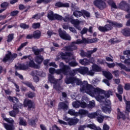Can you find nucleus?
<instances>
[{
	"instance_id": "1",
	"label": "nucleus",
	"mask_w": 130,
	"mask_h": 130,
	"mask_svg": "<svg viewBox=\"0 0 130 130\" xmlns=\"http://www.w3.org/2000/svg\"><path fill=\"white\" fill-rule=\"evenodd\" d=\"M79 73L81 75H88L89 76H93L95 75V72L93 69L89 71V68L87 67H82L79 69H75L72 71V73L67 75V77L65 79V83L66 84H72V86H76V85H80V92L82 93H86L88 94L91 97H94L99 102H102L105 100L104 95L105 94L106 98H109L110 95H112V92L110 90H108L105 92L99 87L95 88L90 84H88V81H84L82 82V81L77 77H74V76L76 74Z\"/></svg>"
},
{
	"instance_id": "2",
	"label": "nucleus",
	"mask_w": 130,
	"mask_h": 130,
	"mask_svg": "<svg viewBox=\"0 0 130 130\" xmlns=\"http://www.w3.org/2000/svg\"><path fill=\"white\" fill-rule=\"evenodd\" d=\"M98 41V39L93 38L90 39H86L85 38H83L82 40H77L76 42H73L71 44V46H66L63 48V50L65 51H73V50H76L77 49V46L76 44H82L83 43H94Z\"/></svg>"
},
{
	"instance_id": "3",
	"label": "nucleus",
	"mask_w": 130,
	"mask_h": 130,
	"mask_svg": "<svg viewBox=\"0 0 130 130\" xmlns=\"http://www.w3.org/2000/svg\"><path fill=\"white\" fill-rule=\"evenodd\" d=\"M59 67L61 69L55 70L54 68H50L49 69V73L53 75V74H57V75H60L63 74L64 75H68V73L71 70V67L69 66L64 65L62 62H60Z\"/></svg>"
},
{
	"instance_id": "4",
	"label": "nucleus",
	"mask_w": 130,
	"mask_h": 130,
	"mask_svg": "<svg viewBox=\"0 0 130 130\" xmlns=\"http://www.w3.org/2000/svg\"><path fill=\"white\" fill-rule=\"evenodd\" d=\"M108 4L111 6L112 9H120V10H123L125 11L127 13L130 12L129 8H128V4L125 1H121L119 4H118V6H116L115 3H114L113 0H108Z\"/></svg>"
},
{
	"instance_id": "5",
	"label": "nucleus",
	"mask_w": 130,
	"mask_h": 130,
	"mask_svg": "<svg viewBox=\"0 0 130 130\" xmlns=\"http://www.w3.org/2000/svg\"><path fill=\"white\" fill-rule=\"evenodd\" d=\"M107 23L109 24L105 25L104 26H99L98 28L99 31H101V32H107V31H110V30H112L113 26L118 27V28L122 27V24L121 23L113 22L110 20H108Z\"/></svg>"
},
{
	"instance_id": "6",
	"label": "nucleus",
	"mask_w": 130,
	"mask_h": 130,
	"mask_svg": "<svg viewBox=\"0 0 130 130\" xmlns=\"http://www.w3.org/2000/svg\"><path fill=\"white\" fill-rule=\"evenodd\" d=\"M72 105L75 108H79L80 106V107H82V108H86V107H87L88 108H93V107H95V101H94V100L89 102V105H87L83 100L82 101L74 102L73 103Z\"/></svg>"
},
{
	"instance_id": "7",
	"label": "nucleus",
	"mask_w": 130,
	"mask_h": 130,
	"mask_svg": "<svg viewBox=\"0 0 130 130\" xmlns=\"http://www.w3.org/2000/svg\"><path fill=\"white\" fill-rule=\"evenodd\" d=\"M88 117L90 118H96L97 121L100 123H102L105 118L107 119L109 117L107 116H103L101 114V111L98 110L96 112L92 113L88 115Z\"/></svg>"
},
{
	"instance_id": "8",
	"label": "nucleus",
	"mask_w": 130,
	"mask_h": 130,
	"mask_svg": "<svg viewBox=\"0 0 130 130\" xmlns=\"http://www.w3.org/2000/svg\"><path fill=\"white\" fill-rule=\"evenodd\" d=\"M49 82L51 84H53V88L56 90L57 92L62 90V88L59 84V80H56L54 78L52 75L49 74L48 76Z\"/></svg>"
},
{
	"instance_id": "9",
	"label": "nucleus",
	"mask_w": 130,
	"mask_h": 130,
	"mask_svg": "<svg viewBox=\"0 0 130 130\" xmlns=\"http://www.w3.org/2000/svg\"><path fill=\"white\" fill-rule=\"evenodd\" d=\"M29 63H27L26 65L21 64L19 66H15V68L16 70H22L23 71H25V70H27L28 69V67H30V68H35V69H39V66L35 64L34 61L31 59Z\"/></svg>"
},
{
	"instance_id": "10",
	"label": "nucleus",
	"mask_w": 130,
	"mask_h": 130,
	"mask_svg": "<svg viewBox=\"0 0 130 130\" xmlns=\"http://www.w3.org/2000/svg\"><path fill=\"white\" fill-rule=\"evenodd\" d=\"M61 58L62 59H65V61L67 63L69 62L72 59H75V56H74V54H73V53L71 52H66V53H61Z\"/></svg>"
},
{
	"instance_id": "11",
	"label": "nucleus",
	"mask_w": 130,
	"mask_h": 130,
	"mask_svg": "<svg viewBox=\"0 0 130 130\" xmlns=\"http://www.w3.org/2000/svg\"><path fill=\"white\" fill-rule=\"evenodd\" d=\"M47 18L50 21H53V20H61L63 19L61 16L57 14H53V12L51 11L48 13Z\"/></svg>"
},
{
	"instance_id": "12",
	"label": "nucleus",
	"mask_w": 130,
	"mask_h": 130,
	"mask_svg": "<svg viewBox=\"0 0 130 130\" xmlns=\"http://www.w3.org/2000/svg\"><path fill=\"white\" fill-rule=\"evenodd\" d=\"M73 15L76 18H79V17H82L83 16L84 18L85 17H87V18H89L90 17V13L85 11H76L73 13Z\"/></svg>"
},
{
	"instance_id": "13",
	"label": "nucleus",
	"mask_w": 130,
	"mask_h": 130,
	"mask_svg": "<svg viewBox=\"0 0 130 130\" xmlns=\"http://www.w3.org/2000/svg\"><path fill=\"white\" fill-rule=\"evenodd\" d=\"M105 2V0H95L94 2V5L100 10H103V9L106 8V3Z\"/></svg>"
},
{
	"instance_id": "14",
	"label": "nucleus",
	"mask_w": 130,
	"mask_h": 130,
	"mask_svg": "<svg viewBox=\"0 0 130 130\" xmlns=\"http://www.w3.org/2000/svg\"><path fill=\"white\" fill-rule=\"evenodd\" d=\"M105 104L106 106L103 107L102 109L104 112H105V113H107V114H109L111 111L110 105H111V102L109 100H105Z\"/></svg>"
},
{
	"instance_id": "15",
	"label": "nucleus",
	"mask_w": 130,
	"mask_h": 130,
	"mask_svg": "<svg viewBox=\"0 0 130 130\" xmlns=\"http://www.w3.org/2000/svg\"><path fill=\"white\" fill-rule=\"evenodd\" d=\"M24 107H28V110H31L35 108V104L30 100H25L23 103Z\"/></svg>"
},
{
	"instance_id": "16",
	"label": "nucleus",
	"mask_w": 130,
	"mask_h": 130,
	"mask_svg": "<svg viewBox=\"0 0 130 130\" xmlns=\"http://www.w3.org/2000/svg\"><path fill=\"white\" fill-rule=\"evenodd\" d=\"M18 56V54H13L12 55L11 52H8V53L5 55V57L3 58V61H13L14 58H16Z\"/></svg>"
},
{
	"instance_id": "17",
	"label": "nucleus",
	"mask_w": 130,
	"mask_h": 130,
	"mask_svg": "<svg viewBox=\"0 0 130 130\" xmlns=\"http://www.w3.org/2000/svg\"><path fill=\"white\" fill-rule=\"evenodd\" d=\"M86 127H88V128H90L91 129L101 130V128L100 127H96V126L94 124L80 126L79 127V130H83L84 129V128H86Z\"/></svg>"
},
{
	"instance_id": "18",
	"label": "nucleus",
	"mask_w": 130,
	"mask_h": 130,
	"mask_svg": "<svg viewBox=\"0 0 130 130\" xmlns=\"http://www.w3.org/2000/svg\"><path fill=\"white\" fill-rule=\"evenodd\" d=\"M59 35L60 37L64 40H71V36L66 31H62L61 28L59 29Z\"/></svg>"
},
{
	"instance_id": "19",
	"label": "nucleus",
	"mask_w": 130,
	"mask_h": 130,
	"mask_svg": "<svg viewBox=\"0 0 130 130\" xmlns=\"http://www.w3.org/2000/svg\"><path fill=\"white\" fill-rule=\"evenodd\" d=\"M64 120L68 122V124L69 125H74V124H77L78 122H79V119L77 118H64Z\"/></svg>"
},
{
	"instance_id": "20",
	"label": "nucleus",
	"mask_w": 130,
	"mask_h": 130,
	"mask_svg": "<svg viewBox=\"0 0 130 130\" xmlns=\"http://www.w3.org/2000/svg\"><path fill=\"white\" fill-rule=\"evenodd\" d=\"M31 75L33 77L34 82L38 83L39 82V77L37 76H39V73L37 71H34L31 72Z\"/></svg>"
},
{
	"instance_id": "21",
	"label": "nucleus",
	"mask_w": 130,
	"mask_h": 130,
	"mask_svg": "<svg viewBox=\"0 0 130 130\" xmlns=\"http://www.w3.org/2000/svg\"><path fill=\"white\" fill-rule=\"evenodd\" d=\"M13 110H14L10 111L9 112V115H10V116H12V117H16V115H17V113L19 112V110H18V108L16 107V105H14Z\"/></svg>"
},
{
	"instance_id": "22",
	"label": "nucleus",
	"mask_w": 130,
	"mask_h": 130,
	"mask_svg": "<svg viewBox=\"0 0 130 130\" xmlns=\"http://www.w3.org/2000/svg\"><path fill=\"white\" fill-rule=\"evenodd\" d=\"M71 23L73 24V25H74V27H76V28L77 29H78V30H81V27H80V26H79V25H80V21H79V20L78 19H72L71 20Z\"/></svg>"
},
{
	"instance_id": "23",
	"label": "nucleus",
	"mask_w": 130,
	"mask_h": 130,
	"mask_svg": "<svg viewBox=\"0 0 130 130\" xmlns=\"http://www.w3.org/2000/svg\"><path fill=\"white\" fill-rule=\"evenodd\" d=\"M58 109H63V110H68L69 109V104L65 103H59L58 104Z\"/></svg>"
},
{
	"instance_id": "24",
	"label": "nucleus",
	"mask_w": 130,
	"mask_h": 130,
	"mask_svg": "<svg viewBox=\"0 0 130 130\" xmlns=\"http://www.w3.org/2000/svg\"><path fill=\"white\" fill-rule=\"evenodd\" d=\"M55 7L57 8H69L70 4L69 3H62L61 2H57L55 4Z\"/></svg>"
},
{
	"instance_id": "25",
	"label": "nucleus",
	"mask_w": 130,
	"mask_h": 130,
	"mask_svg": "<svg viewBox=\"0 0 130 130\" xmlns=\"http://www.w3.org/2000/svg\"><path fill=\"white\" fill-rule=\"evenodd\" d=\"M123 54L125 55H127V56H130V50H126L123 52ZM124 63L126 64L129 66L130 64V58H128V59H126L124 61Z\"/></svg>"
},
{
	"instance_id": "26",
	"label": "nucleus",
	"mask_w": 130,
	"mask_h": 130,
	"mask_svg": "<svg viewBox=\"0 0 130 130\" xmlns=\"http://www.w3.org/2000/svg\"><path fill=\"white\" fill-rule=\"evenodd\" d=\"M121 32L123 34V35H124V36H130V28H124L122 30Z\"/></svg>"
},
{
	"instance_id": "27",
	"label": "nucleus",
	"mask_w": 130,
	"mask_h": 130,
	"mask_svg": "<svg viewBox=\"0 0 130 130\" xmlns=\"http://www.w3.org/2000/svg\"><path fill=\"white\" fill-rule=\"evenodd\" d=\"M43 57H42V56L41 55H38L35 58V61H36V62H37V63L39 64L41 63V62L43 61Z\"/></svg>"
},
{
	"instance_id": "28",
	"label": "nucleus",
	"mask_w": 130,
	"mask_h": 130,
	"mask_svg": "<svg viewBox=\"0 0 130 130\" xmlns=\"http://www.w3.org/2000/svg\"><path fill=\"white\" fill-rule=\"evenodd\" d=\"M3 125L7 130H14L15 129V127L13 125H10L9 124L4 123H3Z\"/></svg>"
},
{
	"instance_id": "29",
	"label": "nucleus",
	"mask_w": 130,
	"mask_h": 130,
	"mask_svg": "<svg viewBox=\"0 0 130 130\" xmlns=\"http://www.w3.org/2000/svg\"><path fill=\"white\" fill-rule=\"evenodd\" d=\"M79 62L82 66H88V64H90V61L86 58L79 60Z\"/></svg>"
},
{
	"instance_id": "30",
	"label": "nucleus",
	"mask_w": 130,
	"mask_h": 130,
	"mask_svg": "<svg viewBox=\"0 0 130 130\" xmlns=\"http://www.w3.org/2000/svg\"><path fill=\"white\" fill-rule=\"evenodd\" d=\"M117 118L118 119H120V118H122L123 119H125V115H124L122 113L120 112V110L119 109H117Z\"/></svg>"
},
{
	"instance_id": "31",
	"label": "nucleus",
	"mask_w": 130,
	"mask_h": 130,
	"mask_svg": "<svg viewBox=\"0 0 130 130\" xmlns=\"http://www.w3.org/2000/svg\"><path fill=\"white\" fill-rule=\"evenodd\" d=\"M103 74L107 79H108V80H111V79H112V74H111L110 72L104 71L103 72Z\"/></svg>"
},
{
	"instance_id": "32",
	"label": "nucleus",
	"mask_w": 130,
	"mask_h": 130,
	"mask_svg": "<svg viewBox=\"0 0 130 130\" xmlns=\"http://www.w3.org/2000/svg\"><path fill=\"white\" fill-rule=\"evenodd\" d=\"M124 101L126 105V111H128V112H130V101H126V100H125V96H124Z\"/></svg>"
},
{
	"instance_id": "33",
	"label": "nucleus",
	"mask_w": 130,
	"mask_h": 130,
	"mask_svg": "<svg viewBox=\"0 0 130 130\" xmlns=\"http://www.w3.org/2000/svg\"><path fill=\"white\" fill-rule=\"evenodd\" d=\"M32 35L34 38L38 39V38H40V36H41V32L39 30H36L34 32Z\"/></svg>"
},
{
	"instance_id": "34",
	"label": "nucleus",
	"mask_w": 130,
	"mask_h": 130,
	"mask_svg": "<svg viewBox=\"0 0 130 130\" xmlns=\"http://www.w3.org/2000/svg\"><path fill=\"white\" fill-rule=\"evenodd\" d=\"M8 99L10 102H13V103L19 102V100L15 96H9L8 97Z\"/></svg>"
},
{
	"instance_id": "35",
	"label": "nucleus",
	"mask_w": 130,
	"mask_h": 130,
	"mask_svg": "<svg viewBox=\"0 0 130 130\" xmlns=\"http://www.w3.org/2000/svg\"><path fill=\"white\" fill-rule=\"evenodd\" d=\"M92 69H93V71L95 72H101L102 70L100 67L98 66L97 64H93L92 66Z\"/></svg>"
},
{
	"instance_id": "36",
	"label": "nucleus",
	"mask_w": 130,
	"mask_h": 130,
	"mask_svg": "<svg viewBox=\"0 0 130 130\" xmlns=\"http://www.w3.org/2000/svg\"><path fill=\"white\" fill-rule=\"evenodd\" d=\"M38 121V120H31L29 119L28 121V124L29 125H31L32 126H35L36 125V122Z\"/></svg>"
},
{
	"instance_id": "37",
	"label": "nucleus",
	"mask_w": 130,
	"mask_h": 130,
	"mask_svg": "<svg viewBox=\"0 0 130 130\" xmlns=\"http://www.w3.org/2000/svg\"><path fill=\"white\" fill-rule=\"evenodd\" d=\"M19 124L20 125H23V126H26L27 125V122L23 118H19Z\"/></svg>"
},
{
	"instance_id": "38",
	"label": "nucleus",
	"mask_w": 130,
	"mask_h": 130,
	"mask_svg": "<svg viewBox=\"0 0 130 130\" xmlns=\"http://www.w3.org/2000/svg\"><path fill=\"white\" fill-rule=\"evenodd\" d=\"M32 51L34 52V53H35V54H36V55H38V54H39L40 52L43 51V49H36L35 48H32Z\"/></svg>"
},
{
	"instance_id": "39",
	"label": "nucleus",
	"mask_w": 130,
	"mask_h": 130,
	"mask_svg": "<svg viewBox=\"0 0 130 130\" xmlns=\"http://www.w3.org/2000/svg\"><path fill=\"white\" fill-rule=\"evenodd\" d=\"M88 111L84 110V109H80L79 110L78 114H80V115H86L88 114Z\"/></svg>"
},
{
	"instance_id": "40",
	"label": "nucleus",
	"mask_w": 130,
	"mask_h": 130,
	"mask_svg": "<svg viewBox=\"0 0 130 130\" xmlns=\"http://www.w3.org/2000/svg\"><path fill=\"white\" fill-rule=\"evenodd\" d=\"M80 55H81V56H82V57H85V56H87V57H90L89 54L88 53V52L86 53L83 50H81Z\"/></svg>"
},
{
	"instance_id": "41",
	"label": "nucleus",
	"mask_w": 130,
	"mask_h": 130,
	"mask_svg": "<svg viewBox=\"0 0 130 130\" xmlns=\"http://www.w3.org/2000/svg\"><path fill=\"white\" fill-rule=\"evenodd\" d=\"M107 64L109 68H114L115 66H118V67H120L118 64H122L118 63L117 62H116V63H107Z\"/></svg>"
},
{
	"instance_id": "42",
	"label": "nucleus",
	"mask_w": 130,
	"mask_h": 130,
	"mask_svg": "<svg viewBox=\"0 0 130 130\" xmlns=\"http://www.w3.org/2000/svg\"><path fill=\"white\" fill-rule=\"evenodd\" d=\"M25 85H26V86H27V87H29V88H30V89H31V90H32V91H35V87H34V86H33V85H32V83H30V82H25L24 83Z\"/></svg>"
},
{
	"instance_id": "43",
	"label": "nucleus",
	"mask_w": 130,
	"mask_h": 130,
	"mask_svg": "<svg viewBox=\"0 0 130 130\" xmlns=\"http://www.w3.org/2000/svg\"><path fill=\"white\" fill-rule=\"evenodd\" d=\"M118 66H119L120 68L122 69V70H125L126 72H130V69H127L126 67L122 64H118Z\"/></svg>"
},
{
	"instance_id": "44",
	"label": "nucleus",
	"mask_w": 130,
	"mask_h": 130,
	"mask_svg": "<svg viewBox=\"0 0 130 130\" xmlns=\"http://www.w3.org/2000/svg\"><path fill=\"white\" fill-rule=\"evenodd\" d=\"M117 90L119 94H122V93H123V87H122V85H119L117 88Z\"/></svg>"
},
{
	"instance_id": "45",
	"label": "nucleus",
	"mask_w": 130,
	"mask_h": 130,
	"mask_svg": "<svg viewBox=\"0 0 130 130\" xmlns=\"http://www.w3.org/2000/svg\"><path fill=\"white\" fill-rule=\"evenodd\" d=\"M13 39H14V34H11L8 36L7 41V42H11Z\"/></svg>"
},
{
	"instance_id": "46",
	"label": "nucleus",
	"mask_w": 130,
	"mask_h": 130,
	"mask_svg": "<svg viewBox=\"0 0 130 130\" xmlns=\"http://www.w3.org/2000/svg\"><path fill=\"white\" fill-rule=\"evenodd\" d=\"M68 113L69 114H70V115H75V116H77L78 115V113H76V112L75 111V110H69L68 111Z\"/></svg>"
},
{
	"instance_id": "47",
	"label": "nucleus",
	"mask_w": 130,
	"mask_h": 130,
	"mask_svg": "<svg viewBox=\"0 0 130 130\" xmlns=\"http://www.w3.org/2000/svg\"><path fill=\"white\" fill-rule=\"evenodd\" d=\"M97 51V48H93V50L88 51L87 53L89 54V57H91V55L93 54V53L96 52Z\"/></svg>"
},
{
	"instance_id": "48",
	"label": "nucleus",
	"mask_w": 130,
	"mask_h": 130,
	"mask_svg": "<svg viewBox=\"0 0 130 130\" xmlns=\"http://www.w3.org/2000/svg\"><path fill=\"white\" fill-rule=\"evenodd\" d=\"M27 44H28L27 42H25L21 44V45L19 46V47L17 49V51H20L21 49H22V48H23V47H25V46H26Z\"/></svg>"
},
{
	"instance_id": "49",
	"label": "nucleus",
	"mask_w": 130,
	"mask_h": 130,
	"mask_svg": "<svg viewBox=\"0 0 130 130\" xmlns=\"http://www.w3.org/2000/svg\"><path fill=\"white\" fill-rule=\"evenodd\" d=\"M40 27V23H34L32 24V27L34 29H37Z\"/></svg>"
},
{
	"instance_id": "50",
	"label": "nucleus",
	"mask_w": 130,
	"mask_h": 130,
	"mask_svg": "<svg viewBox=\"0 0 130 130\" xmlns=\"http://www.w3.org/2000/svg\"><path fill=\"white\" fill-rule=\"evenodd\" d=\"M44 15V13H42V14H37L35 15L32 16V19H40L41 16H43Z\"/></svg>"
},
{
	"instance_id": "51",
	"label": "nucleus",
	"mask_w": 130,
	"mask_h": 130,
	"mask_svg": "<svg viewBox=\"0 0 130 130\" xmlns=\"http://www.w3.org/2000/svg\"><path fill=\"white\" fill-rule=\"evenodd\" d=\"M6 122H8V123H10V124H13L14 123L15 121L12 118H7L6 120H5Z\"/></svg>"
},
{
	"instance_id": "52",
	"label": "nucleus",
	"mask_w": 130,
	"mask_h": 130,
	"mask_svg": "<svg viewBox=\"0 0 130 130\" xmlns=\"http://www.w3.org/2000/svg\"><path fill=\"white\" fill-rule=\"evenodd\" d=\"M69 64L70 67H77V66H78V62L76 61H71L69 63Z\"/></svg>"
},
{
	"instance_id": "53",
	"label": "nucleus",
	"mask_w": 130,
	"mask_h": 130,
	"mask_svg": "<svg viewBox=\"0 0 130 130\" xmlns=\"http://www.w3.org/2000/svg\"><path fill=\"white\" fill-rule=\"evenodd\" d=\"M20 26L22 29H28L29 28V25H27L25 23H21Z\"/></svg>"
},
{
	"instance_id": "54",
	"label": "nucleus",
	"mask_w": 130,
	"mask_h": 130,
	"mask_svg": "<svg viewBox=\"0 0 130 130\" xmlns=\"http://www.w3.org/2000/svg\"><path fill=\"white\" fill-rule=\"evenodd\" d=\"M18 14H19V11L15 10L11 12L10 13V15L12 16V17H14L15 16H17Z\"/></svg>"
},
{
	"instance_id": "55",
	"label": "nucleus",
	"mask_w": 130,
	"mask_h": 130,
	"mask_svg": "<svg viewBox=\"0 0 130 130\" xmlns=\"http://www.w3.org/2000/svg\"><path fill=\"white\" fill-rule=\"evenodd\" d=\"M26 58H28L29 60H31V59H32V57L30 55L23 56L21 58V60L26 59Z\"/></svg>"
},
{
	"instance_id": "56",
	"label": "nucleus",
	"mask_w": 130,
	"mask_h": 130,
	"mask_svg": "<svg viewBox=\"0 0 130 130\" xmlns=\"http://www.w3.org/2000/svg\"><path fill=\"white\" fill-rule=\"evenodd\" d=\"M27 95L29 98H33V97H35V94L31 92H28Z\"/></svg>"
},
{
	"instance_id": "57",
	"label": "nucleus",
	"mask_w": 130,
	"mask_h": 130,
	"mask_svg": "<svg viewBox=\"0 0 130 130\" xmlns=\"http://www.w3.org/2000/svg\"><path fill=\"white\" fill-rule=\"evenodd\" d=\"M50 130H60V128H59L56 125H54L50 128Z\"/></svg>"
},
{
	"instance_id": "58",
	"label": "nucleus",
	"mask_w": 130,
	"mask_h": 130,
	"mask_svg": "<svg viewBox=\"0 0 130 130\" xmlns=\"http://www.w3.org/2000/svg\"><path fill=\"white\" fill-rule=\"evenodd\" d=\"M58 122H59L60 124H63V125H67V124H68L67 122L59 119H58Z\"/></svg>"
},
{
	"instance_id": "59",
	"label": "nucleus",
	"mask_w": 130,
	"mask_h": 130,
	"mask_svg": "<svg viewBox=\"0 0 130 130\" xmlns=\"http://www.w3.org/2000/svg\"><path fill=\"white\" fill-rule=\"evenodd\" d=\"M54 105H55V101L53 100L52 101H50L49 106H50V107H53Z\"/></svg>"
},
{
	"instance_id": "60",
	"label": "nucleus",
	"mask_w": 130,
	"mask_h": 130,
	"mask_svg": "<svg viewBox=\"0 0 130 130\" xmlns=\"http://www.w3.org/2000/svg\"><path fill=\"white\" fill-rule=\"evenodd\" d=\"M49 67H53V68H55L56 69L57 68V65L54 62L49 63Z\"/></svg>"
},
{
	"instance_id": "61",
	"label": "nucleus",
	"mask_w": 130,
	"mask_h": 130,
	"mask_svg": "<svg viewBox=\"0 0 130 130\" xmlns=\"http://www.w3.org/2000/svg\"><path fill=\"white\" fill-rule=\"evenodd\" d=\"M87 31H88V29L86 27H84L82 29V30L81 31V34H82V35L84 34H86V33H87Z\"/></svg>"
},
{
	"instance_id": "62",
	"label": "nucleus",
	"mask_w": 130,
	"mask_h": 130,
	"mask_svg": "<svg viewBox=\"0 0 130 130\" xmlns=\"http://www.w3.org/2000/svg\"><path fill=\"white\" fill-rule=\"evenodd\" d=\"M9 6V4L7 2L4 3L1 5V7L2 8H4V9H6V8H7V7H8Z\"/></svg>"
},
{
	"instance_id": "63",
	"label": "nucleus",
	"mask_w": 130,
	"mask_h": 130,
	"mask_svg": "<svg viewBox=\"0 0 130 130\" xmlns=\"http://www.w3.org/2000/svg\"><path fill=\"white\" fill-rule=\"evenodd\" d=\"M124 89L125 90H130V84L129 83L126 84L124 86Z\"/></svg>"
},
{
	"instance_id": "64",
	"label": "nucleus",
	"mask_w": 130,
	"mask_h": 130,
	"mask_svg": "<svg viewBox=\"0 0 130 130\" xmlns=\"http://www.w3.org/2000/svg\"><path fill=\"white\" fill-rule=\"evenodd\" d=\"M103 130H109V126L106 124H104L103 126Z\"/></svg>"
}]
</instances>
